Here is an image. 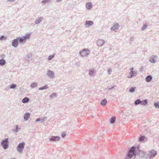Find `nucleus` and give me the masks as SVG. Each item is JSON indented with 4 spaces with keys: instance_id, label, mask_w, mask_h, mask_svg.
<instances>
[{
    "instance_id": "38",
    "label": "nucleus",
    "mask_w": 159,
    "mask_h": 159,
    "mask_svg": "<svg viewBox=\"0 0 159 159\" xmlns=\"http://www.w3.org/2000/svg\"><path fill=\"white\" fill-rule=\"evenodd\" d=\"M50 1V0H43L42 1L41 3L45 4L49 2Z\"/></svg>"
},
{
    "instance_id": "22",
    "label": "nucleus",
    "mask_w": 159,
    "mask_h": 159,
    "mask_svg": "<svg viewBox=\"0 0 159 159\" xmlns=\"http://www.w3.org/2000/svg\"><path fill=\"white\" fill-rule=\"evenodd\" d=\"M116 118L115 116L112 117L110 120V122L111 124H113L115 123L116 121Z\"/></svg>"
},
{
    "instance_id": "35",
    "label": "nucleus",
    "mask_w": 159,
    "mask_h": 159,
    "mask_svg": "<svg viewBox=\"0 0 159 159\" xmlns=\"http://www.w3.org/2000/svg\"><path fill=\"white\" fill-rule=\"evenodd\" d=\"M47 118V117H44L42 118H40V123H42Z\"/></svg>"
},
{
    "instance_id": "12",
    "label": "nucleus",
    "mask_w": 159,
    "mask_h": 159,
    "mask_svg": "<svg viewBox=\"0 0 159 159\" xmlns=\"http://www.w3.org/2000/svg\"><path fill=\"white\" fill-rule=\"evenodd\" d=\"M43 19V16L40 17L39 18L37 19L35 21V24L37 25L39 24Z\"/></svg>"
},
{
    "instance_id": "31",
    "label": "nucleus",
    "mask_w": 159,
    "mask_h": 159,
    "mask_svg": "<svg viewBox=\"0 0 159 159\" xmlns=\"http://www.w3.org/2000/svg\"><path fill=\"white\" fill-rule=\"evenodd\" d=\"M55 54L53 53L52 55H50L48 57V60H51L54 57Z\"/></svg>"
},
{
    "instance_id": "8",
    "label": "nucleus",
    "mask_w": 159,
    "mask_h": 159,
    "mask_svg": "<svg viewBox=\"0 0 159 159\" xmlns=\"http://www.w3.org/2000/svg\"><path fill=\"white\" fill-rule=\"evenodd\" d=\"M18 41L17 38L16 39H13L12 42V45L15 48H16L18 45Z\"/></svg>"
},
{
    "instance_id": "24",
    "label": "nucleus",
    "mask_w": 159,
    "mask_h": 159,
    "mask_svg": "<svg viewBox=\"0 0 159 159\" xmlns=\"http://www.w3.org/2000/svg\"><path fill=\"white\" fill-rule=\"evenodd\" d=\"M95 70L94 69H92L89 71V74L90 76H93Z\"/></svg>"
},
{
    "instance_id": "29",
    "label": "nucleus",
    "mask_w": 159,
    "mask_h": 159,
    "mask_svg": "<svg viewBox=\"0 0 159 159\" xmlns=\"http://www.w3.org/2000/svg\"><path fill=\"white\" fill-rule=\"evenodd\" d=\"M37 86V84L36 83L34 82L30 84V87L32 88H34Z\"/></svg>"
},
{
    "instance_id": "44",
    "label": "nucleus",
    "mask_w": 159,
    "mask_h": 159,
    "mask_svg": "<svg viewBox=\"0 0 159 159\" xmlns=\"http://www.w3.org/2000/svg\"><path fill=\"white\" fill-rule=\"evenodd\" d=\"M36 121V122H38L40 121V118H37L36 120V121Z\"/></svg>"
},
{
    "instance_id": "10",
    "label": "nucleus",
    "mask_w": 159,
    "mask_h": 159,
    "mask_svg": "<svg viewBox=\"0 0 159 159\" xmlns=\"http://www.w3.org/2000/svg\"><path fill=\"white\" fill-rule=\"evenodd\" d=\"M119 27V25L117 23H116L111 28V30L112 31H116Z\"/></svg>"
},
{
    "instance_id": "17",
    "label": "nucleus",
    "mask_w": 159,
    "mask_h": 159,
    "mask_svg": "<svg viewBox=\"0 0 159 159\" xmlns=\"http://www.w3.org/2000/svg\"><path fill=\"white\" fill-rule=\"evenodd\" d=\"M86 7L87 9H90L92 7L91 3L90 2H87L86 4Z\"/></svg>"
},
{
    "instance_id": "4",
    "label": "nucleus",
    "mask_w": 159,
    "mask_h": 159,
    "mask_svg": "<svg viewBox=\"0 0 159 159\" xmlns=\"http://www.w3.org/2000/svg\"><path fill=\"white\" fill-rule=\"evenodd\" d=\"M25 145V143L24 142H22L20 143L18 145L17 148V150L18 152L21 153L22 152Z\"/></svg>"
},
{
    "instance_id": "41",
    "label": "nucleus",
    "mask_w": 159,
    "mask_h": 159,
    "mask_svg": "<svg viewBox=\"0 0 159 159\" xmlns=\"http://www.w3.org/2000/svg\"><path fill=\"white\" fill-rule=\"evenodd\" d=\"M112 71V70L111 69L108 68L107 70V72L108 75H110Z\"/></svg>"
},
{
    "instance_id": "9",
    "label": "nucleus",
    "mask_w": 159,
    "mask_h": 159,
    "mask_svg": "<svg viewBox=\"0 0 159 159\" xmlns=\"http://www.w3.org/2000/svg\"><path fill=\"white\" fill-rule=\"evenodd\" d=\"M104 43V40L102 39H99L97 41V44L98 46H102Z\"/></svg>"
},
{
    "instance_id": "27",
    "label": "nucleus",
    "mask_w": 159,
    "mask_h": 159,
    "mask_svg": "<svg viewBox=\"0 0 159 159\" xmlns=\"http://www.w3.org/2000/svg\"><path fill=\"white\" fill-rule=\"evenodd\" d=\"M135 75H136L137 74L135 73L134 71L133 70H131L129 72V75H130V77L132 78V77L134 75H135Z\"/></svg>"
},
{
    "instance_id": "37",
    "label": "nucleus",
    "mask_w": 159,
    "mask_h": 159,
    "mask_svg": "<svg viewBox=\"0 0 159 159\" xmlns=\"http://www.w3.org/2000/svg\"><path fill=\"white\" fill-rule=\"evenodd\" d=\"M147 26V25L146 24H144L143 26L142 27V30H144L145 29Z\"/></svg>"
},
{
    "instance_id": "21",
    "label": "nucleus",
    "mask_w": 159,
    "mask_h": 159,
    "mask_svg": "<svg viewBox=\"0 0 159 159\" xmlns=\"http://www.w3.org/2000/svg\"><path fill=\"white\" fill-rule=\"evenodd\" d=\"M6 63V61L5 60L3 59H0V65L1 66H4Z\"/></svg>"
},
{
    "instance_id": "7",
    "label": "nucleus",
    "mask_w": 159,
    "mask_h": 159,
    "mask_svg": "<svg viewBox=\"0 0 159 159\" xmlns=\"http://www.w3.org/2000/svg\"><path fill=\"white\" fill-rule=\"evenodd\" d=\"M60 139V137L58 136H52L50 138L49 140L51 141H57Z\"/></svg>"
},
{
    "instance_id": "15",
    "label": "nucleus",
    "mask_w": 159,
    "mask_h": 159,
    "mask_svg": "<svg viewBox=\"0 0 159 159\" xmlns=\"http://www.w3.org/2000/svg\"><path fill=\"white\" fill-rule=\"evenodd\" d=\"M148 100L145 99L143 101H140V104L142 105L145 106L148 104Z\"/></svg>"
},
{
    "instance_id": "54",
    "label": "nucleus",
    "mask_w": 159,
    "mask_h": 159,
    "mask_svg": "<svg viewBox=\"0 0 159 159\" xmlns=\"http://www.w3.org/2000/svg\"><path fill=\"white\" fill-rule=\"evenodd\" d=\"M29 55H28L27 56V57H29Z\"/></svg>"
},
{
    "instance_id": "39",
    "label": "nucleus",
    "mask_w": 159,
    "mask_h": 159,
    "mask_svg": "<svg viewBox=\"0 0 159 159\" xmlns=\"http://www.w3.org/2000/svg\"><path fill=\"white\" fill-rule=\"evenodd\" d=\"M25 36L27 37V38L29 39L30 38V33H27L25 35Z\"/></svg>"
},
{
    "instance_id": "33",
    "label": "nucleus",
    "mask_w": 159,
    "mask_h": 159,
    "mask_svg": "<svg viewBox=\"0 0 159 159\" xmlns=\"http://www.w3.org/2000/svg\"><path fill=\"white\" fill-rule=\"evenodd\" d=\"M15 129L14 130V132L15 133L17 132L19 129H20V128H19L18 126V125H16L15 126Z\"/></svg>"
},
{
    "instance_id": "1",
    "label": "nucleus",
    "mask_w": 159,
    "mask_h": 159,
    "mask_svg": "<svg viewBox=\"0 0 159 159\" xmlns=\"http://www.w3.org/2000/svg\"><path fill=\"white\" fill-rule=\"evenodd\" d=\"M140 151L139 146H132L128 150L125 157V159H130L134 157H136V155L140 153Z\"/></svg>"
},
{
    "instance_id": "5",
    "label": "nucleus",
    "mask_w": 159,
    "mask_h": 159,
    "mask_svg": "<svg viewBox=\"0 0 159 159\" xmlns=\"http://www.w3.org/2000/svg\"><path fill=\"white\" fill-rule=\"evenodd\" d=\"M157 154V152L156 151L152 150L150 151L148 154V157L150 159L153 157L155 156Z\"/></svg>"
},
{
    "instance_id": "47",
    "label": "nucleus",
    "mask_w": 159,
    "mask_h": 159,
    "mask_svg": "<svg viewBox=\"0 0 159 159\" xmlns=\"http://www.w3.org/2000/svg\"><path fill=\"white\" fill-rule=\"evenodd\" d=\"M62 0H56V2L57 3H59L61 2Z\"/></svg>"
},
{
    "instance_id": "52",
    "label": "nucleus",
    "mask_w": 159,
    "mask_h": 159,
    "mask_svg": "<svg viewBox=\"0 0 159 159\" xmlns=\"http://www.w3.org/2000/svg\"><path fill=\"white\" fill-rule=\"evenodd\" d=\"M143 153H144L143 152ZM144 153H143V156H142V157H144Z\"/></svg>"
},
{
    "instance_id": "46",
    "label": "nucleus",
    "mask_w": 159,
    "mask_h": 159,
    "mask_svg": "<svg viewBox=\"0 0 159 159\" xmlns=\"http://www.w3.org/2000/svg\"><path fill=\"white\" fill-rule=\"evenodd\" d=\"M134 39V37H131L129 39V41H132Z\"/></svg>"
},
{
    "instance_id": "49",
    "label": "nucleus",
    "mask_w": 159,
    "mask_h": 159,
    "mask_svg": "<svg viewBox=\"0 0 159 159\" xmlns=\"http://www.w3.org/2000/svg\"><path fill=\"white\" fill-rule=\"evenodd\" d=\"M7 0L10 2H13L15 1V0Z\"/></svg>"
},
{
    "instance_id": "45",
    "label": "nucleus",
    "mask_w": 159,
    "mask_h": 159,
    "mask_svg": "<svg viewBox=\"0 0 159 159\" xmlns=\"http://www.w3.org/2000/svg\"><path fill=\"white\" fill-rule=\"evenodd\" d=\"M153 57V58H154L155 59H157V55H152V57Z\"/></svg>"
},
{
    "instance_id": "13",
    "label": "nucleus",
    "mask_w": 159,
    "mask_h": 159,
    "mask_svg": "<svg viewBox=\"0 0 159 159\" xmlns=\"http://www.w3.org/2000/svg\"><path fill=\"white\" fill-rule=\"evenodd\" d=\"M30 116V114L29 112H27L25 113L24 116V119L25 120H28Z\"/></svg>"
},
{
    "instance_id": "2",
    "label": "nucleus",
    "mask_w": 159,
    "mask_h": 159,
    "mask_svg": "<svg viewBox=\"0 0 159 159\" xmlns=\"http://www.w3.org/2000/svg\"><path fill=\"white\" fill-rule=\"evenodd\" d=\"M90 52V51L88 49L84 48L80 52L79 54L82 57L84 58L89 55Z\"/></svg>"
},
{
    "instance_id": "34",
    "label": "nucleus",
    "mask_w": 159,
    "mask_h": 159,
    "mask_svg": "<svg viewBox=\"0 0 159 159\" xmlns=\"http://www.w3.org/2000/svg\"><path fill=\"white\" fill-rule=\"evenodd\" d=\"M154 106L156 108H159V102H155L154 103Z\"/></svg>"
},
{
    "instance_id": "43",
    "label": "nucleus",
    "mask_w": 159,
    "mask_h": 159,
    "mask_svg": "<svg viewBox=\"0 0 159 159\" xmlns=\"http://www.w3.org/2000/svg\"><path fill=\"white\" fill-rule=\"evenodd\" d=\"M22 37H23V38H24L25 39V41H26L27 39H28L27 38V37H26V36L25 35L22 36Z\"/></svg>"
},
{
    "instance_id": "20",
    "label": "nucleus",
    "mask_w": 159,
    "mask_h": 159,
    "mask_svg": "<svg viewBox=\"0 0 159 159\" xmlns=\"http://www.w3.org/2000/svg\"><path fill=\"white\" fill-rule=\"evenodd\" d=\"M107 100L106 99L102 100L101 101V104L103 106H105L107 103Z\"/></svg>"
},
{
    "instance_id": "26",
    "label": "nucleus",
    "mask_w": 159,
    "mask_h": 159,
    "mask_svg": "<svg viewBox=\"0 0 159 159\" xmlns=\"http://www.w3.org/2000/svg\"><path fill=\"white\" fill-rule=\"evenodd\" d=\"M135 87H131L129 88V91L130 93H133L135 91Z\"/></svg>"
},
{
    "instance_id": "40",
    "label": "nucleus",
    "mask_w": 159,
    "mask_h": 159,
    "mask_svg": "<svg viewBox=\"0 0 159 159\" xmlns=\"http://www.w3.org/2000/svg\"><path fill=\"white\" fill-rule=\"evenodd\" d=\"M66 135V133L65 132H64L61 134V137L63 138H64Z\"/></svg>"
},
{
    "instance_id": "3",
    "label": "nucleus",
    "mask_w": 159,
    "mask_h": 159,
    "mask_svg": "<svg viewBox=\"0 0 159 159\" xmlns=\"http://www.w3.org/2000/svg\"><path fill=\"white\" fill-rule=\"evenodd\" d=\"M1 145L3 147V149L6 150L8 147L9 141L8 138H6L2 140L1 142Z\"/></svg>"
},
{
    "instance_id": "11",
    "label": "nucleus",
    "mask_w": 159,
    "mask_h": 159,
    "mask_svg": "<svg viewBox=\"0 0 159 159\" xmlns=\"http://www.w3.org/2000/svg\"><path fill=\"white\" fill-rule=\"evenodd\" d=\"M93 24V21L90 20H86L85 21V25L87 27H88L89 26L92 25Z\"/></svg>"
},
{
    "instance_id": "14",
    "label": "nucleus",
    "mask_w": 159,
    "mask_h": 159,
    "mask_svg": "<svg viewBox=\"0 0 159 159\" xmlns=\"http://www.w3.org/2000/svg\"><path fill=\"white\" fill-rule=\"evenodd\" d=\"M152 79V76L151 75H149L147 76L145 79V80L147 82H149L151 81Z\"/></svg>"
},
{
    "instance_id": "32",
    "label": "nucleus",
    "mask_w": 159,
    "mask_h": 159,
    "mask_svg": "<svg viewBox=\"0 0 159 159\" xmlns=\"http://www.w3.org/2000/svg\"><path fill=\"white\" fill-rule=\"evenodd\" d=\"M145 139V136H141L140 137L139 140L140 142H142Z\"/></svg>"
},
{
    "instance_id": "18",
    "label": "nucleus",
    "mask_w": 159,
    "mask_h": 159,
    "mask_svg": "<svg viewBox=\"0 0 159 159\" xmlns=\"http://www.w3.org/2000/svg\"><path fill=\"white\" fill-rule=\"evenodd\" d=\"M29 100L30 99L28 98L25 97L22 99V102L24 103H26L29 102Z\"/></svg>"
},
{
    "instance_id": "25",
    "label": "nucleus",
    "mask_w": 159,
    "mask_h": 159,
    "mask_svg": "<svg viewBox=\"0 0 159 159\" xmlns=\"http://www.w3.org/2000/svg\"><path fill=\"white\" fill-rule=\"evenodd\" d=\"M140 99H139L136 100L134 102V105H137L140 104Z\"/></svg>"
},
{
    "instance_id": "16",
    "label": "nucleus",
    "mask_w": 159,
    "mask_h": 159,
    "mask_svg": "<svg viewBox=\"0 0 159 159\" xmlns=\"http://www.w3.org/2000/svg\"><path fill=\"white\" fill-rule=\"evenodd\" d=\"M17 39H18V41L20 43L25 42V39L23 38L22 36L21 37H17Z\"/></svg>"
},
{
    "instance_id": "48",
    "label": "nucleus",
    "mask_w": 159,
    "mask_h": 159,
    "mask_svg": "<svg viewBox=\"0 0 159 159\" xmlns=\"http://www.w3.org/2000/svg\"><path fill=\"white\" fill-rule=\"evenodd\" d=\"M1 57L3 58H4V57L5 55H1Z\"/></svg>"
},
{
    "instance_id": "23",
    "label": "nucleus",
    "mask_w": 159,
    "mask_h": 159,
    "mask_svg": "<svg viewBox=\"0 0 159 159\" xmlns=\"http://www.w3.org/2000/svg\"><path fill=\"white\" fill-rule=\"evenodd\" d=\"M48 88V86L47 84H46V85H45L43 86L40 87L39 89L40 90H43L46 89H47Z\"/></svg>"
},
{
    "instance_id": "30",
    "label": "nucleus",
    "mask_w": 159,
    "mask_h": 159,
    "mask_svg": "<svg viewBox=\"0 0 159 159\" xmlns=\"http://www.w3.org/2000/svg\"><path fill=\"white\" fill-rule=\"evenodd\" d=\"M7 39V37L4 35H2L0 37V40H6Z\"/></svg>"
},
{
    "instance_id": "42",
    "label": "nucleus",
    "mask_w": 159,
    "mask_h": 159,
    "mask_svg": "<svg viewBox=\"0 0 159 159\" xmlns=\"http://www.w3.org/2000/svg\"><path fill=\"white\" fill-rule=\"evenodd\" d=\"M115 87V85H113L111 88H109L108 87L107 88V89L108 90H110L112 89H113Z\"/></svg>"
},
{
    "instance_id": "28",
    "label": "nucleus",
    "mask_w": 159,
    "mask_h": 159,
    "mask_svg": "<svg viewBox=\"0 0 159 159\" xmlns=\"http://www.w3.org/2000/svg\"><path fill=\"white\" fill-rule=\"evenodd\" d=\"M16 87V85L15 84H11L9 86V88L11 89H15Z\"/></svg>"
},
{
    "instance_id": "36",
    "label": "nucleus",
    "mask_w": 159,
    "mask_h": 159,
    "mask_svg": "<svg viewBox=\"0 0 159 159\" xmlns=\"http://www.w3.org/2000/svg\"><path fill=\"white\" fill-rule=\"evenodd\" d=\"M56 93H53L52 94L50 95V97L51 98H52L54 97H56Z\"/></svg>"
},
{
    "instance_id": "50",
    "label": "nucleus",
    "mask_w": 159,
    "mask_h": 159,
    "mask_svg": "<svg viewBox=\"0 0 159 159\" xmlns=\"http://www.w3.org/2000/svg\"><path fill=\"white\" fill-rule=\"evenodd\" d=\"M133 69H134V68H133V67H131V68H130V70H131H131H133Z\"/></svg>"
},
{
    "instance_id": "51",
    "label": "nucleus",
    "mask_w": 159,
    "mask_h": 159,
    "mask_svg": "<svg viewBox=\"0 0 159 159\" xmlns=\"http://www.w3.org/2000/svg\"><path fill=\"white\" fill-rule=\"evenodd\" d=\"M157 138L159 139V134L157 135Z\"/></svg>"
},
{
    "instance_id": "53",
    "label": "nucleus",
    "mask_w": 159,
    "mask_h": 159,
    "mask_svg": "<svg viewBox=\"0 0 159 159\" xmlns=\"http://www.w3.org/2000/svg\"><path fill=\"white\" fill-rule=\"evenodd\" d=\"M91 117L93 118L94 117L93 115H91Z\"/></svg>"
},
{
    "instance_id": "6",
    "label": "nucleus",
    "mask_w": 159,
    "mask_h": 159,
    "mask_svg": "<svg viewBox=\"0 0 159 159\" xmlns=\"http://www.w3.org/2000/svg\"><path fill=\"white\" fill-rule=\"evenodd\" d=\"M47 75L48 77L50 78H53L54 77V72L52 70H48Z\"/></svg>"
},
{
    "instance_id": "19",
    "label": "nucleus",
    "mask_w": 159,
    "mask_h": 159,
    "mask_svg": "<svg viewBox=\"0 0 159 159\" xmlns=\"http://www.w3.org/2000/svg\"><path fill=\"white\" fill-rule=\"evenodd\" d=\"M157 59H155L154 58H153V57H152V55L150 57L149 60L151 63H153L156 62V61L157 60Z\"/></svg>"
}]
</instances>
